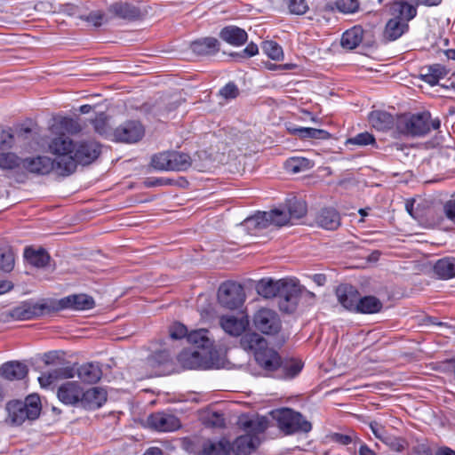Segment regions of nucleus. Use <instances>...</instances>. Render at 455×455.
<instances>
[{"mask_svg": "<svg viewBox=\"0 0 455 455\" xmlns=\"http://www.w3.org/2000/svg\"><path fill=\"white\" fill-rule=\"evenodd\" d=\"M245 435L237 437L233 443L227 438L208 440L203 447V455H248L255 451L261 442L260 435L268 427L266 417L242 418L239 421Z\"/></svg>", "mask_w": 455, "mask_h": 455, "instance_id": "1", "label": "nucleus"}, {"mask_svg": "<svg viewBox=\"0 0 455 455\" xmlns=\"http://www.w3.org/2000/svg\"><path fill=\"white\" fill-rule=\"evenodd\" d=\"M391 13L393 17L387 20L383 36L388 41H395L408 30V22L416 16L417 9L411 4L399 1L393 4Z\"/></svg>", "mask_w": 455, "mask_h": 455, "instance_id": "2", "label": "nucleus"}, {"mask_svg": "<svg viewBox=\"0 0 455 455\" xmlns=\"http://www.w3.org/2000/svg\"><path fill=\"white\" fill-rule=\"evenodd\" d=\"M49 151L56 157L53 160L57 164V174L68 176L76 171L75 160L73 159L76 143L68 136L61 134L52 139L49 145Z\"/></svg>", "mask_w": 455, "mask_h": 455, "instance_id": "3", "label": "nucleus"}, {"mask_svg": "<svg viewBox=\"0 0 455 455\" xmlns=\"http://www.w3.org/2000/svg\"><path fill=\"white\" fill-rule=\"evenodd\" d=\"M7 410L11 420L17 425L22 424L26 419H36L41 411L40 398L36 395H30L25 401L10 402Z\"/></svg>", "mask_w": 455, "mask_h": 455, "instance_id": "4", "label": "nucleus"}, {"mask_svg": "<svg viewBox=\"0 0 455 455\" xmlns=\"http://www.w3.org/2000/svg\"><path fill=\"white\" fill-rule=\"evenodd\" d=\"M277 426L285 435L298 432L308 433L312 425L303 416L291 409L283 408L273 412Z\"/></svg>", "mask_w": 455, "mask_h": 455, "instance_id": "5", "label": "nucleus"}, {"mask_svg": "<svg viewBox=\"0 0 455 455\" xmlns=\"http://www.w3.org/2000/svg\"><path fill=\"white\" fill-rule=\"evenodd\" d=\"M278 292V306L281 311L293 313L299 304V298L303 292L313 297L314 294L308 291H303L298 281L291 278H282Z\"/></svg>", "mask_w": 455, "mask_h": 455, "instance_id": "6", "label": "nucleus"}, {"mask_svg": "<svg viewBox=\"0 0 455 455\" xmlns=\"http://www.w3.org/2000/svg\"><path fill=\"white\" fill-rule=\"evenodd\" d=\"M287 214L280 210L258 212L257 214L244 220L243 225L251 235H257L263 229L274 225L282 227L286 225Z\"/></svg>", "mask_w": 455, "mask_h": 455, "instance_id": "7", "label": "nucleus"}, {"mask_svg": "<svg viewBox=\"0 0 455 455\" xmlns=\"http://www.w3.org/2000/svg\"><path fill=\"white\" fill-rule=\"evenodd\" d=\"M430 114L423 112L411 116H402L396 122L399 132L411 136H423L430 132Z\"/></svg>", "mask_w": 455, "mask_h": 455, "instance_id": "8", "label": "nucleus"}, {"mask_svg": "<svg viewBox=\"0 0 455 455\" xmlns=\"http://www.w3.org/2000/svg\"><path fill=\"white\" fill-rule=\"evenodd\" d=\"M245 299L243 287L235 282L223 283L218 291V300L223 307L235 309L242 306Z\"/></svg>", "mask_w": 455, "mask_h": 455, "instance_id": "9", "label": "nucleus"}, {"mask_svg": "<svg viewBox=\"0 0 455 455\" xmlns=\"http://www.w3.org/2000/svg\"><path fill=\"white\" fill-rule=\"evenodd\" d=\"M52 310H53L52 305H48L43 300H28L13 307L10 312V315L15 320L23 321L44 315Z\"/></svg>", "mask_w": 455, "mask_h": 455, "instance_id": "10", "label": "nucleus"}, {"mask_svg": "<svg viewBox=\"0 0 455 455\" xmlns=\"http://www.w3.org/2000/svg\"><path fill=\"white\" fill-rule=\"evenodd\" d=\"M253 324L258 331L267 335L276 334L281 329V320L277 313L265 307L254 314Z\"/></svg>", "mask_w": 455, "mask_h": 455, "instance_id": "11", "label": "nucleus"}, {"mask_svg": "<svg viewBox=\"0 0 455 455\" xmlns=\"http://www.w3.org/2000/svg\"><path fill=\"white\" fill-rule=\"evenodd\" d=\"M145 131L138 121H127L113 131L112 140L124 143H135L142 139Z\"/></svg>", "mask_w": 455, "mask_h": 455, "instance_id": "12", "label": "nucleus"}, {"mask_svg": "<svg viewBox=\"0 0 455 455\" xmlns=\"http://www.w3.org/2000/svg\"><path fill=\"white\" fill-rule=\"evenodd\" d=\"M100 154V145L95 140H88L76 142L73 156L76 167L77 164H90L99 157Z\"/></svg>", "mask_w": 455, "mask_h": 455, "instance_id": "13", "label": "nucleus"}, {"mask_svg": "<svg viewBox=\"0 0 455 455\" xmlns=\"http://www.w3.org/2000/svg\"><path fill=\"white\" fill-rule=\"evenodd\" d=\"M33 136V131L28 127L20 128L15 133L10 128L0 127V150L10 149L17 143L26 145Z\"/></svg>", "mask_w": 455, "mask_h": 455, "instance_id": "14", "label": "nucleus"}, {"mask_svg": "<svg viewBox=\"0 0 455 455\" xmlns=\"http://www.w3.org/2000/svg\"><path fill=\"white\" fill-rule=\"evenodd\" d=\"M209 350H184L179 356L180 365L188 370L206 368L209 364Z\"/></svg>", "mask_w": 455, "mask_h": 455, "instance_id": "15", "label": "nucleus"}, {"mask_svg": "<svg viewBox=\"0 0 455 455\" xmlns=\"http://www.w3.org/2000/svg\"><path fill=\"white\" fill-rule=\"evenodd\" d=\"M93 299L86 294H74L64 297L54 304L53 310L73 309V310H88L94 307Z\"/></svg>", "mask_w": 455, "mask_h": 455, "instance_id": "16", "label": "nucleus"}, {"mask_svg": "<svg viewBox=\"0 0 455 455\" xmlns=\"http://www.w3.org/2000/svg\"><path fill=\"white\" fill-rule=\"evenodd\" d=\"M22 168L31 173L38 175H46L52 171L57 174V164L53 160L45 156L23 159Z\"/></svg>", "mask_w": 455, "mask_h": 455, "instance_id": "17", "label": "nucleus"}, {"mask_svg": "<svg viewBox=\"0 0 455 455\" xmlns=\"http://www.w3.org/2000/svg\"><path fill=\"white\" fill-rule=\"evenodd\" d=\"M148 426L159 432L175 431L180 427V419L169 413L156 412L148 418Z\"/></svg>", "mask_w": 455, "mask_h": 455, "instance_id": "18", "label": "nucleus"}, {"mask_svg": "<svg viewBox=\"0 0 455 455\" xmlns=\"http://www.w3.org/2000/svg\"><path fill=\"white\" fill-rule=\"evenodd\" d=\"M254 358L258 365L267 372L277 371L281 365L279 354L274 348L269 347L268 344L256 352Z\"/></svg>", "mask_w": 455, "mask_h": 455, "instance_id": "19", "label": "nucleus"}, {"mask_svg": "<svg viewBox=\"0 0 455 455\" xmlns=\"http://www.w3.org/2000/svg\"><path fill=\"white\" fill-rule=\"evenodd\" d=\"M57 395L64 404L73 405L80 403L82 388L77 382L68 381L59 387Z\"/></svg>", "mask_w": 455, "mask_h": 455, "instance_id": "20", "label": "nucleus"}, {"mask_svg": "<svg viewBox=\"0 0 455 455\" xmlns=\"http://www.w3.org/2000/svg\"><path fill=\"white\" fill-rule=\"evenodd\" d=\"M107 401V393L100 387H91L86 391L82 390L80 403L88 410L100 408Z\"/></svg>", "mask_w": 455, "mask_h": 455, "instance_id": "21", "label": "nucleus"}, {"mask_svg": "<svg viewBox=\"0 0 455 455\" xmlns=\"http://www.w3.org/2000/svg\"><path fill=\"white\" fill-rule=\"evenodd\" d=\"M336 295L344 308L355 312L360 295L355 288L351 285H339Z\"/></svg>", "mask_w": 455, "mask_h": 455, "instance_id": "22", "label": "nucleus"}, {"mask_svg": "<svg viewBox=\"0 0 455 455\" xmlns=\"http://www.w3.org/2000/svg\"><path fill=\"white\" fill-rule=\"evenodd\" d=\"M190 49L197 56H209L220 51V44L214 37H204L192 42Z\"/></svg>", "mask_w": 455, "mask_h": 455, "instance_id": "23", "label": "nucleus"}, {"mask_svg": "<svg viewBox=\"0 0 455 455\" xmlns=\"http://www.w3.org/2000/svg\"><path fill=\"white\" fill-rule=\"evenodd\" d=\"M28 371L27 365L19 361L7 362L0 367V375L8 380L22 379Z\"/></svg>", "mask_w": 455, "mask_h": 455, "instance_id": "24", "label": "nucleus"}, {"mask_svg": "<svg viewBox=\"0 0 455 455\" xmlns=\"http://www.w3.org/2000/svg\"><path fill=\"white\" fill-rule=\"evenodd\" d=\"M315 221L323 228L334 230L340 225V216L333 208H323L316 214Z\"/></svg>", "mask_w": 455, "mask_h": 455, "instance_id": "25", "label": "nucleus"}, {"mask_svg": "<svg viewBox=\"0 0 455 455\" xmlns=\"http://www.w3.org/2000/svg\"><path fill=\"white\" fill-rule=\"evenodd\" d=\"M220 37L233 46L243 45L248 38L247 33L236 26H228L220 32Z\"/></svg>", "mask_w": 455, "mask_h": 455, "instance_id": "26", "label": "nucleus"}, {"mask_svg": "<svg viewBox=\"0 0 455 455\" xmlns=\"http://www.w3.org/2000/svg\"><path fill=\"white\" fill-rule=\"evenodd\" d=\"M282 279L262 278L256 283V291L265 299H273L278 296Z\"/></svg>", "mask_w": 455, "mask_h": 455, "instance_id": "27", "label": "nucleus"}, {"mask_svg": "<svg viewBox=\"0 0 455 455\" xmlns=\"http://www.w3.org/2000/svg\"><path fill=\"white\" fill-rule=\"evenodd\" d=\"M449 70L444 66L441 64H433L422 68L421 77L426 83L435 85L437 84L441 79L447 76Z\"/></svg>", "mask_w": 455, "mask_h": 455, "instance_id": "28", "label": "nucleus"}, {"mask_svg": "<svg viewBox=\"0 0 455 455\" xmlns=\"http://www.w3.org/2000/svg\"><path fill=\"white\" fill-rule=\"evenodd\" d=\"M109 10L115 15L123 19H137L141 15L139 7L122 0L113 3L109 6Z\"/></svg>", "mask_w": 455, "mask_h": 455, "instance_id": "29", "label": "nucleus"}, {"mask_svg": "<svg viewBox=\"0 0 455 455\" xmlns=\"http://www.w3.org/2000/svg\"><path fill=\"white\" fill-rule=\"evenodd\" d=\"M220 323L225 332L232 336H239L245 330L248 321L233 315H224L220 318Z\"/></svg>", "mask_w": 455, "mask_h": 455, "instance_id": "30", "label": "nucleus"}, {"mask_svg": "<svg viewBox=\"0 0 455 455\" xmlns=\"http://www.w3.org/2000/svg\"><path fill=\"white\" fill-rule=\"evenodd\" d=\"M287 214V224H295L307 213V204L302 200L292 199L288 202L286 210H280Z\"/></svg>", "mask_w": 455, "mask_h": 455, "instance_id": "31", "label": "nucleus"}, {"mask_svg": "<svg viewBox=\"0 0 455 455\" xmlns=\"http://www.w3.org/2000/svg\"><path fill=\"white\" fill-rule=\"evenodd\" d=\"M240 345L243 349L252 351L255 355L256 352L267 345V341L259 333L247 332L242 336Z\"/></svg>", "mask_w": 455, "mask_h": 455, "instance_id": "32", "label": "nucleus"}, {"mask_svg": "<svg viewBox=\"0 0 455 455\" xmlns=\"http://www.w3.org/2000/svg\"><path fill=\"white\" fill-rule=\"evenodd\" d=\"M77 377L84 382L95 383L101 378V370L99 365L88 363L80 365L76 370Z\"/></svg>", "mask_w": 455, "mask_h": 455, "instance_id": "33", "label": "nucleus"}, {"mask_svg": "<svg viewBox=\"0 0 455 455\" xmlns=\"http://www.w3.org/2000/svg\"><path fill=\"white\" fill-rule=\"evenodd\" d=\"M363 36V28L359 26H355L343 33L340 42L341 46L347 50H353L360 44Z\"/></svg>", "mask_w": 455, "mask_h": 455, "instance_id": "34", "label": "nucleus"}, {"mask_svg": "<svg viewBox=\"0 0 455 455\" xmlns=\"http://www.w3.org/2000/svg\"><path fill=\"white\" fill-rule=\"evenodd\" d=\"M369 122L379 131L390 129L394 124L393 116L384 111H373L369 116Z\"/></svg>", "mask_w": 455, "mask_h": 455, "instance_id": "35", "label": "nucleus"}, {"mask_svg": "<svg viewBox=\"0 0 455 455\" xmlns=\"http://www.w3.org/2000/svg\"><path fill=\"white\" fill-rule=\"evenodd\" d=\"M290 132L302 140H327L330 138V133L325 130L322 129L309 127H294L291 128Z\"/></svg>", "mask_w": 455, "mask_h": 455, "instance_id": "36", "label": "nucleus"}, {"mask_svg": "<svg viewBox=\"0 0 455 455\" xmlns=\"http://www.w3.org/2000/svg\"><path fill=\"white\" fill-rule=\"evenodd\" d=\"M435 273L442 279H450L455 276V259L443 258L436 261L434 266Z\"/></svg>", "mask_w": 455, "mask_h": 455, "instance_id": "37", "label": "nucleus"}, {"mask_svg": "<svg viewBox=\"0 0 455 455\" xmlns=\"http://www.w3.org/2000/svg\"><path fill=\"white\" fill-rule=\"evenodd\" d=\"M418 455H455V451L448 447H440L435 443L423 441L415 448Z\"/></svg>", "mask_w": 455, "mask_h": 455, "instance_id": "38", "label": "nucleus"}, {"mask_svg": "<svg viewBox=\"0 0 455 455\" xmlns=\"http://www.w3.org/2000/svg\"><path fill=\"white\" fill-rule=\"evenodd\" d=\"M382 303L379 299L374 296H365L361 298L359 296L355 312L363 314H374L380 311Z\"/></svg>", "mask_w": 455, "mask_h": 455, "instance_id": "39", "label": "nucleus"}, {"mask_svg": "<svg viewBox=\"0 0 455 455\" xmlns=\"http://www.w3.org/2000/svg\"><path fill=\"white\" fill-rule=\"evenodd\" d=\"M188 341L197 348L209 350L212 347V342L208 337L206 329L192 331L188 334Z\"/></svg>", "mask_w": 455, "mask_h": 455, "instance_id": "40", "label": "nucleus"}, {"mask_svg": "<svg viewBox=\"0 0 455 455\" xmlns=\"http://www.w3.org/2000/svg\"><path fill=\"white\" fill-rule=\"evenodd\" d=\"M74 374L71 369L68 368H59L52 370L47 373L42 374L38 378V381L43 387H46L53 383L55 380L60 378H72Z\"/></svg>", "mask_w": 455, "mask_h": 455, "instance_id": "41", "label": "nucleus"}, {"mask_svg": "<svg viewBox=\"0 0 455 455\" xmlns=\"http://www.w3.org/2000/svg\"><path fill=\"white\" fill-rule=\"evenodd\" d=\"M24 257L28 262L36 267H43L47 265L49 261V255L44 250H34L27 248L24 251Z\"/></svg>", "mask_w": 455, "mask_h": 455, "instance_id": "42", "label": "nucleus"}, {"mask_svg": "<svg viewBox=\"0 0 455 455\" xmlns=\"http://www.w3.org/2000/svg\"><path fill=\"white\" fill-rule=\"evenodd\" d=\"M302 369V363L297 360L282 362L277 371H280L277 376L283 379H291L299 374Z\"/></svg>", "mask_w": 455, "mask_h": 455, "instance_id": "43", "label": "nucleus"}, {"mask_svg": "<svg viewBox=\"0 0 455 455\" xmlns=\"http://www.w3.org/2000/svg\"><path fill=\"white\" fill-rule=\"evenodd\" d=\"M172 171H185L191 165V158L188 154L170 151Z\"/></svg>", "mask_w": 455, "mask_h": 455, "instance_id": "44", "label": "nucleus"}, {"mask_svg": "<svg viewBox=\"0 0 455 455\" xmlns=\"http://www.w3.org/2000/svg\"><path fill=\"white\" fill-rule=\"evenodd\" d=\"M22 161L23 159L14 153H0V169L3 171H11L22 166Z\"/></svg>", "mask_w": 455, "mask_h": 455, "instance_id": "45", "label": "nucleus"}, {"mask_svg": "<svg viewBox=\"0 0 455 455\" xmlns=\"http://www.w3.org/2000/svg\"><path fill=\"white\" fill-rule=\"evenodd\" d=\"M313 164L310 160L303 157H292L285 162V168L291 173H299L310 169Z\"/></svg>", "mask_w": 455, "mask_h": 455, "instance_id": "46", "label": "nucleus"}, {"mask_svg": "<svg viewBox=\"0 0 455 455\" xmlns=\"http://www.w3.org/2000/svg\"><path fill=\"white\" fill-rule=\"evenodd\" d=\"M60 129H63L68 133H77L81 131V126L76 120L72 118L64 117L58 124H53L51 127L52 133H57Z\"/></svg>", "mask_w": 455, "mask_h": 455, "instance_id": "47", "label": "nucleus"}, {"mask_svg": "<svg viewBox=\"0 0 455 455\" xmlns=\"http://www.w3.org/2000/svg\"><path fill=\"white\" fill-rule=\"evenodd\" d=\"M170 151L156 154L151 158V165L158 171H172Z\"/></svg>", "mask_w": 455, "mask_h": 455, "instance_id": "48", "label": "nucleus"}, {"mask_svg": "<svg viewBox=\"0 0 455 455\" xmlns=\"http://www.w3.org/2000/svg\"><path fill=\"white\" fill-rule=\"evenodd\" d=\"M14 267L13 251L8 248L0 249V269L4 272H10Z\"/></svg>", "mask_w": 455, "mask_h": 455, "instance_id": "49", "label": "nucleus"}, {"mask_svg": "<svg viewBox=\"0 0 455 455\" xmlns=\"http://www.w3.org/2000/svg\"><path fill=\"white\" fill-rule=\"evenodd\" d=\"M262 51L274 60H280L283 57L282 47L275 42L266 41L262 44Z\"/></svg>", "mask_w": 455, "mask_h": 455, "instance_id": "50", "label": "nucleus"}, {"mask_svg": "<svg viewBox=\"0 0 455 455\" xmlns=\"http://www.w3.org/2000/svg\"><path fill=\"white\" fill-rule=\"evenodd\" d=\"M93 126H94L96 132H98L99 134L105 136V137H109L111 139L113 138V132L110 131V129L108 127L107 117L105 116L104 114L99 115L93 120Z\"/></svg>", "mask_w": 455, "mask_h": 455, "instance_id": "51", "label": "nucleus"}, {"mask_svg": "<svg viewBox=\"0 0 455 455\" xmlns=\"http://www.w3.org/2000/svg\"><path fill=\"white\" fill-rule=\"evenodd\" d=\"M335 5L340 12L349 14L358 12L360 2L359 0H336Z\"/></svg>", "mask_w": 455, "mask_h": 455, "instance_id": "52", "label": "nucleus"}, {"mask_svg": "<svg viewBox=\"0 0 455 455\" xmlns=\"http://www.w3.org/2000/svg\"><path fill=\"white\" fill-rule=\"evenodd\" d=\"M347 144L358 145V146H367L375 143V139L372 134L369 132H361L356 134L355 136L349 138L347 140Z\"/></svg>", "mask_w": 455, "mask_h": 455, "instance_id": "53", "label": "nucleus"}, {"mask_svg": "<svg viewBox=\"0 0 455 455\" xmlns=\"http://www.w3.org/2000/svg\"><path fill=\"white\" fill-rule=\"evenodd\" d=\"M381 442L395 452L403 451L406 445V442L403 439L395 437L390 434H388Z\"/></svg>", "mask_w": 455, "mask_h": 455, "instance_id": "54", "label": "nucleus"}, {"mask_svg": "<svg viewBox=\"0 0 455 455\" xmlns=\"http://www.w3.org/2000/svg\"><path fill=\"white\" fill-rule=\"evenodd\" d=\"M356 438H357V435L354 433H351L349 435L335 433L331 435V440L334 443H337L340 445L348 446V448L349 447L353 448Z\"/></svg>", "mask_w": 455, "mask_h": 455, "instance_id": "55", "label": "nucleus"}, {"mask_svg": "<svg viewBox=\"0 0 455 455\" xmlns=\"http://www.w3.org/2000/svg\"><path fill=\"white\" fill-rule=\"evenodd\" d=\"M205 422L208 426L213 427H223L225 426V418L222 413L213 411L207 415Z\"/></svg>", "mask_w": 455, "mask_h": 455, "instance_id": "56", "label": "nucleus"}, {"mask_svg": "<svg viewBox=\"0 0 455 455\" xmlns=\"http://www.w3.org/2000/svg\"><path fill=\"white\" fill-rule=\"evenodd\" d=\"M188 334L187 327L180 323H175L170 328V336L173 339L188 338Z\"/></svg>", "mask_w": 455, "mask_h": 455, "instance_id": "57", "label": "nucleus"}, {"mask_svg": "<svg viewBox=\"0 0 455 455\" xmlns=\"http://www.w3.org/2000/svg\"><path fill=\"white\" fill-rule=\"evenodd\" d=\"M288 7L291 13L297 15L304 14L307 9L305 0H289Z\"/></svg>", "mask_w": 455, "mask_h": 455, "instance_id": "58", "label": "nucleus"}, {"mask_svg": "<svg viewBox=\"0 0 455 455\" xmlns=\"http://www.w3.org/2000/svg\"><path fill=\"white\" fill-rule=\"evenodd\" d=\"M220 94L227 100L235 99L238 95V88L235 84L229 83L220 89Z\"/></svg>", "mask_w": 455, "mask_h": 455, "instance_id": "59", "label": "nucleus"}, {"mask_svg": "<svg viewBox=\"0 0 455 455\" xmlns=\"http://www.w3.org/2000/svg\"><path fill=\"white\" fill-rule=\"evenodd\" d=\"M369 426L374 436L380 441L388 435L386 428L377 421L371 422Z\"/></svg>", "mask_w": 455, "mask_h": 455, "instance_id": "60", "label": "nucleus"}, {"mask_svg": "<svg viewBox=\"0 0 455 455\" xmlns=\"http://www.w3.org/2000/svg\"><path fill=\"white\" fill-rule=\"evenodd\" d=\"M357 449L359 455H369L370 453H371V449L365 443H363L358 437L356 438L353 448H348V451L351 453H355Z\"/></svg>", "mask_w": 455, "mask_h": 455, "instance_id": "61", "label": "nucleus"}, {"mask_svg": "<svg viewBox=\"0 0 455 455\" xmlns=\"http://www.w3.org/2000/svg\"><path fill=\"white\" fill-rule=\"evenodd\" d=\"M443 212L446 218L455 224V199H451L444 204Z\"/></svg>", "mask_w": 455, "mask_h": 455, "instance_id": "62", "label": "nucleus"}, {"mask_svg": "<svg viewBox=\"0 0 455 455\" xmlns=\"http://www.w3.org/2000/svg\"><path fill=\"white\" fill-rule=\"evenodd\" d=\"M167 359L168 356L164 353H157L148 357L147 360V363L150 366L155 367L156 365H160L164 363L165 361H167Z\"/></svg>", "mask_w": 455, "mask_h": 455, "instance_id": "63", "label": "nucleus"}, {"mask_svg": "<svg viewBox=\"0 0 455 455\" xmlns=\"http://www.w3.org/2000/svg\"><path fill=\"white\" fill-rule=\"evenodd\" d=\"M103 20L104 15L100 12H91L86 18V20L95 27L100 26Z\"/></svg>", "mask_w": 455, "mask_h": 455, "instance_id": "64", "label": "nucleus"}]
</instances>
